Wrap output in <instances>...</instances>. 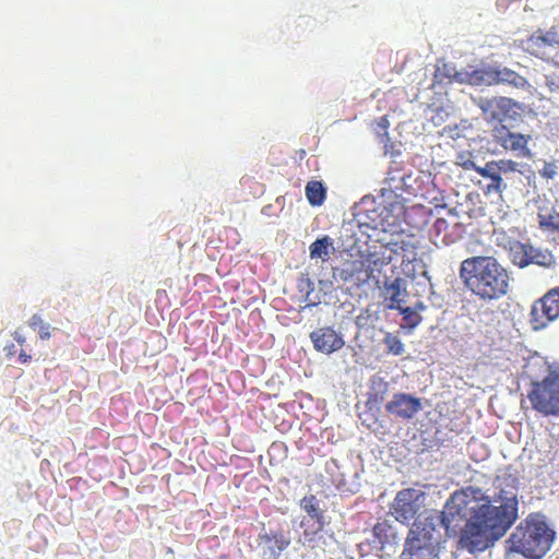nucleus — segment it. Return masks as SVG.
Wrapping results in <instances>:
<instances>
[{"instance_id":"obj_1","label":"nucleus","mask_w":559,"mask_h":559,"mask_svg":"<svg viewBox=\"0 0 559 559\" xmlns=\"http://www.w3.org/2000/svg\"><path fill=\"white\" fill-rule=\"evenodd\" d=\"M501 504L491 506L479 489L466 488L455 491L444 506L441 522L447 531L455 530L460 520L465 527L460 535L462 548L471 554L490 547L514 523L518 518L516 492L500 490Z\"/></svg>"},{"instance_id":"obj_2","label":"nucleus","mask_w":559,"mask_h":559,"mask_svg":"<svg viewBox=\"0 0 559 559\" xmlns=\"http://www.w3.org/2000/svg\"><path fill=\"white\" fill-rule=\"evenodd\" d=\"M460 277L465 287L481 300H495L509 292L508 271L493 257H471L461 262Z\"/></svg>"},{"instance_id":"obj_3","label":"nucleus","mask_w":559,"mask_h":559,"mask_svg":"<svg viewBox=\"0 0 559 559\" xmlns=\"http://www.w3.org/2000/svg\"><path fill=\"white\" fill-rule=\"evenodd\" d=\"M555 533L547 523L530 515L521 522L507 540V551L525 558L540 559L550 548Z\"/></svg>"},{"instance_id":"obj_4","label":"nucleus","mask_w":559,"mask_h":559,"mask_svg":"<svg viewBox=\"0 0 559 559\" xmlns=\"http://www.w3.org/2000/svg\"><path fill=\"white\" fill-rule=\"evenodd\" d=\"M526 396L538 414L559 417V366H549L546 376L532 381Z\"/></svg>"},{"instance_id":"obj_5","label":"nucleus","mask_w":559,"mask_h":559,"mask_svg":"<svg viewBox=\"0 0 559 559\" xmlns=\"http://www.w3.org/2000/svg\"><path fill=\"white\" fill-rule=\"evenodd\" d=\"M439 550L432 533L420 522H414L405 539L401 559H438Z\"/></svg>"},{"instance_id":"obj_6","label":"nucleus","mask_w":559,"mask_h":559,"mask_svg":"<svg viewBox=\"0 0 559 559\" xmlns=\"http://www.w3.org/2000/svg\"><path fill=\"white\" fill-rule=\"evenodd\" d=\"M477 106L487 122L504 123L507 120H518L524 112V104L507 96L480 98Z\"/></svg>"},{"instance_id":"obj_7","label":"nucleus","mask_w":559,"mask_h":559,"mask_svg":"<svg viewBox=\"0 0 559 559\" xmlns=\"http://www.w3.org/2000/svg\"><path fill=\"white\" fill-rule=\"evenodd\" d=\"M559 319V286L550 288L536 299L528 312V323L533 331H542Z\"/></svg>"},{"instance_id":"obj_8","label":"nucleus","mask_w":559,"mask_h":559,"mask_svg":"<svg viewBox=\"0 0 559 559\" xmlns=\"http://www.w3.org/2000/svg\"><path fill=\"white\" fill-rule=\"evenodd\" d=\"M519 163L512 159H499L489 160L479 169V174L483 178L487 179V183L479 182L478 186L486 197L499 195L501 197L503 191L507 190L508 186L502 179V174L518 171Z\"/></svg>"},{"instance_id":"obj_9","label":"nucleus","mask_w":559,"mask_h":559,"mask_svg":"<svg viewBox=\"0 0 559 559\" xmlns=\"http://www.w3.org/2000/svg\"><path fill=\"white\" fill-rule=\"evenodd\" d=\"M425 492L415 488L400 490L390 504V514L400 523L408 524L424 506Z\"/></svg>"},{"instance_id":"obj_10","label":"nucleus","mask_w":559,"mask_h":559,"mask_svg":"<svg viewBox=\"0 0 559 559\" xmlns=\"http://www.w3.org/2000/svg\"><path fill=\"white\" fill-rule=\"evenodd\" d=\"M492 142L507 152H513L518 156L531 157L528 143L531 134L513 132L504 123H496L491 129Z\"/></svg>"},{"instance_id":"obj_11","label":"nucleus","mask_w":559,"mask_h":559,"mask_svg":"<svg viewBox=\"0 0 559 559\" xmlns=\"http://www.w3.org/2000/svg\"><path fill=\"white\" fill-rule=\"evenodd\" d=\"M421 409V400L407 393H395L385 404L388 414L395 418L409 420Z\"/></svg>"},{"instance_id":"obj_12","label":"nucleus","mask_w":559,"mask_h":559,"mask_svg":"<svg viewBox=\"0 0 559 559\" xmlns=\"http://www.w3.org/2000/svg\"><path fill=\"white\" fill-rule=\"evenodd\" d=\"M391 253V260L401 259V265L412 263L417 259L418 245L412 235H399L395 239L383 245Z\"/></svg>"},{"instance_id":"obj_13","label":"nucleus","mask_w":559,"mask_h":559,"mask_svg":"<svg viewBox=\"0 0 559 559\" xmlns=\"http://www.w3.org/2000/svg\"><path fill=\"white\" fill-rule=\"evenodd\" d=\"M310 340L314 349L325 355L340 350L345 344L342 335L331 326L319 328L312 331Z\"/></svg>"},{"instance_id":"obj_14","label":"nucleus","mask_w":559,"mask_h":559,"mask_svg":"<svg viewBox=\"0 0 559 559\" xmlns=\"http://www.w3.org/2000/svg\"><path fill=\"white\" fill-rule=\"evenodd\" d=\"M290 544V539L281 531L260 534L258 536V547L263 559H278Z\"/></svg>"},{"instance_id":"obj_15","label":"nucleus","mask_w":559,"mask_h":559,"mask_svg":"<svg viewBox=\"0 0 559 559\" xmlns=\"http://www.w3.org/2000/svg\"><path fill=\"white\" fill-rule=\"evenodd\" d=\"M341 278L345 282L354 283L357 286L367 284L372 280L371 271L367 269L362 251H358V257L347 261L341 271Z\"/></svg>"},{"instance_id":"obj_16","label":"nucleus","mask_w":559,"mask_h":559,"mask_svg":"<svg viewBox=\"0 0 559 559\" xmlns=\"http://www.w3.org/2000/svg\"><path fill=\"white\" fill-rule=\"evenodd\" d=\"M537 225L549 241L559 243V211L554 206H539Z\"/></svg>"},{"instance_id":"obj_17","label":"nucleus","mask_w":559,"mask_h":559,"mask_svg":"<svg viewBox=\"0 0 559 559\" xmlns=\"http://www.w3.org/2000/svg\"><path fill=\"white\" fill-rule=\"evenodd\" d=\"M362 254L367 263V269L371 271L372 280L378 283L383 267L392 262L391 253L383 245H381L379 248H374V250H370V248H368L362 251Z\"/></svg>"},{"instance_id":"obj_18","label":"nucleus","mask_w":559,"mask_h":559,"mask_svg":"<svg viewBox=\"0 0 559 559\" xmlns=\"http://www.w3.org/2000/svg\"><path fill=\"white\" fill-rule=\"evenodd\" d=\"M533 245L514 240L509 246V258L513 265L524 269L532 264Z\"/></svg>"},{"instance_id":"obj_19","label":"nucleus","mask_w":559,"mask_h":559,"mask_svg":"<svg viewBox=\"0 0 559 559\" xmlns=\"http://www.w3.org/2000/svg\"><path fill=\"white\" fill-rule=\"evenodd\" d=\"M525 50L536 57L546 60L549 55V49L554 48L549 41L542 34V29L534 32L525 43Z\"/></svg>"},{"instance_id":"obj_20","label":"nucleus","mask_w":559,"mask_h":559,"mask_svg":"<svg viewBox=\"0 0 559 559\" xmlns=\"http://www.w3.org/2000/svg\"><path fill=\"white\" fill-rule=\"evenodd\" d=\"M497 84H508L518 90H530L531 83L526 78L509 68H497Z\"/></svg>"},{"instance_id":"obj_21","label":"nucleus","mask_w":559,"mask_h":559,"mask_svg":"<svg viewBox=\"0 0 559 559\" xmlns=\"http://www.w3.org/2000/svg\"><path fill=\"white\" fill-rule=\"evenodd\" d=\"M385 300L388 301L386 307L389 309H397L402 306V293L405 292L403 289V280L397 277L393 280L391 283H385Z\"/></svg>"},{"instance_id":"obj_22","label":"nucleus","mask_w":559,"mask_h":559,"mask_svg":"<svg viewBox=\"0 0 559 559\" xmlns=\"http://www.w3.org/2000/svg\"><path fill=\"white\" fill-rule=\"evenodd\" d=\"M310 258L311 259H321L322 261H328L330 255L334 252L333 240L329 236H323L314 240L310 247Z\"/></svg>"},{"instance_id":"obj_23","label":"nucleus","mask_w":559,"mask_h":559,"mask_svg":"<svg viewBox=\"0 0 559 559\" xmlns=\"http://www.w3.org/2000/svg\"><path fill=\"white\" fill-rule=\"evenodd\" d=\"M497 68L477 69L468 74V83L473 85H497Z\"/></svg>"},{"instance_id":"obj_24","label":"nucleus","mask_w":559,"mask_h":559,"mask_svg":"<svg viewBox=\"0 0 559 559\" xmlns=\"http://www.w3.org/2000/svg\"><path fill=\"white\" fill-rule=\"evenodd\" d=\"M386 392L388 382L381 379L378 382H373L372 388L367 395L366 406L369 409L378 408L384 401Z\"/></svg>"},{"instance_id":"obj_25","label":"nucleus","mask_w":559,"mask_h":559,"mask_svg":"<svg viewBox=\"0 0 559 559\" xmlns=\"http://www.w3.org/2000/svg\"><path fill=\"white\" fill-rule=\"evenodd\" d=\"M300 508L307 513L308 519L324 521L323 510L320 508V502L314 495L305 496L300 502Z\"/></svg>"},{"instance_id":"obj_26","label":"nucleus","mask_w":559,"mask_h":559,"mask_svg":"<svg viewBox=\"0 0 559 559\" xmlns=\"http://www.w3.org/2000/svg\"><path fill=\"white\" fill-rule=\"evenodd\" d=\"M306 197L312 206H320L326 198V190L320 181H309L306 186Z\"/></svg>"},{"instance_id":"obj_27","label":"nucleus","mask_w":559,"mask_h":559,"mask_svg":"<svg viewBox=\"0 0 559 559\" xmlns=\"http://www.w3.org/2000/svg\"><path fill=\"white\" fill-rule=\"evenodd\" d=\"M532 264L544 269H554L557 264V259L550 250L533 246Z\"/></svg>"},{"instance_id":"obj_28","label":"nucleus","mask_w":559,"mask_h":559,"mask_svg":"<svg viewBox=\"0 0 559 559\" xmlns=\"http://www.w3.org/2000/svg\"><path fill=\"white\" fill-rule=\"evenodd\" d=\"M449 223L445 218H437L432 225L435 234V243L437 246H448L454 241L453 237L448 233Z\"/></svg>"},{"instance_id":"obj_29","label":"nucleus","mask_w":559,"mask_h":559,"mask_svg":"<svg viewBox=\"0 0 559 559\" xmlns=\"http://www.w3.org/2000/svg\"><path fill=\"white\" fill-rule=\"evenodd\" d=\"M300 527L302 528L304 539L308 543H311L316 539L317 535L323 531L324 521L302 518L300 521Z\"/></svg>"},{"instance_id":"obj_30","label":"nucleus","mask_w":559,"mask_h":559,"mask_svg":"<svg viewBox=\"0 0 559 559\" xmlns=\"http://www.w3.org/2000/svg\"><path fill=\"white\" fill-rule=\"evenodd\" d=\"M372 533L378 543L383 547L390 543L392 525L388 521L377 522L372 528Z\"/></svg>"},{"instance_id":"obj_31","label":"nucleus","mask_w":559,"mask_h":559,"mask_svg":"<svg viewBox=\"0 0 559 559\" xmlns=\"http://www.w3.org/2000/svg\"><path fill=\"white\" fill-rule=\"evenodd\" d=\"M396 310H399L403 316V323L401 324V328H407L409 331H412L421 322V317L409 307L401 306Z\"/></svg>"},{"instance_id":"obj_32","label":"nucleus","mask_w":559,"mask_h":559,"mask_svg":"<svg viewBox=\"0 0 559 559\" xmlns=\"http://www.w3.org/2000/svg\"><path fill=\"white\" fill-rule=\"evenodd\" d=\"M455 165L460 166L464 170H475L479 169L481 166H477L474 162V154L471 151H461L455 156Z\"/></svg>"},{"instance_id":"obj_33","label":"nucleus","mask_w":559,"mask_h":559,"mask_svg":"<svg viewBox=\"0 0 559 559\" xmlns=\"http://www.w3.org/2000/svg\"><path fill=\"white\" fill-rule=\"evenodd\" d=\"M383 344L389 354L400 356L404 353V344L401 338L392 333H385Z\"/></svg>"},{"instance_id":"obj_34","label":"nucleus","mask_w":559,"mask_h":559,"mask_svg":"<svg viewBox=\"0 0 559 559\" xmlns=\"http://www.w3.org/2000/svg\"><path fill=\"white\" fill-rule=\"evenodd\" d=\"M28 325L38 331L41 340H48L50 334V325L45 323L39 314H34L28 322Z\"/></svg>"},{"instance_id":"obj_35","label":"nucleus","mask_w":559,"mask_h":559,"mask_svg":"<svg viewBox=\"0 0 559 559\" xmlns=\"http://www.w3.org/2000/svg\"><path fill=\"white\" fill-rule=\"evenodd\" d=\"M542 178L546 180L554 179L558 175V166L555 162L545 163L543 168L539 170Z\"/></svg>"},{"instance_id":"obj_36","label":"nucleus","mask_w":559,"mask_h":559,"mask_svg":"<svg viewBox=\"0 0 559 559\" xmlns=\"http://www.w3.org/2000/svg\"><path fill=\"white\" fill-rule=\"evenodd\" d=\"M542 34L552 47L559 46V27L552 26L547 31L542 29Z\"/></svg>"},{"instance_id":"obj_37","label":"nucleus","mask_w":559,"mask_h":559,"mask_svg":"<svg viewBox=\"0 0 559 559\" xmlns=\"http://www.w3.org/2000/svg\"><path fill=\"white\" fill-rule=\"evenodd\" d=\"M545 83L551 92L559 91V73L546 74Z\"/></svg>"},{"instance_id":"obj_38","label":"nucleus","mask_w":559,"mask_h":559,"mask_svg":"<svg viewBox=\"0 0 559 559\" xmlns=\"http://www.w3.org/2000/svg\"><path fill=\"white\" fill-rule=\"evenodd\" d=\"M31 358H32V357H31L29 355H27L24 350H22V352L20 353V355H19V361H20L21 364H27V362H29V361H31Z\"/></svg>"},{"instance_id":"obj_39","label":"nucleus","mask_w":559,"mask_h":559,"mask_svg":"<svg viewBox=\"0 0 559 559\" xmlns=\"http://www.w3.org/2000/svg\"><path fill=\"white\" fill-rule=\"evenodd\" d=\"M13 337L20 345L25 343V337L17 331L14 332Z\"/></svg>"}]
</instances>
